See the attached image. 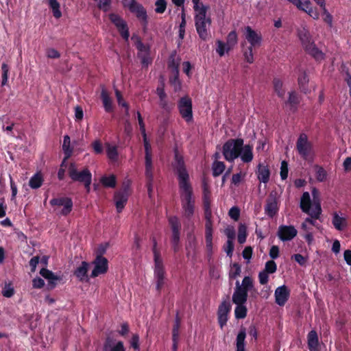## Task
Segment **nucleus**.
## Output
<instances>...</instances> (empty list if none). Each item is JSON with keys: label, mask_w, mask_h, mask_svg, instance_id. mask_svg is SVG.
Listing matches in <instances>:
<instances>
[{"label": "nucleus", "mask_w": 351, "mask_h": 351, "mask_svg": "<svg viewBox=\"0 0 351 351\" xmlns=\"http://www.w3.org/2000/svg\"><path fill=\"white\" fill-rule=\"evenodd\" d=\"M49 204L51 206H63L60 214L63 216L68 215L73 208V201L68 197H55L50 200Z\"/></svg>", "instance_id": "9b49d317"}, {"label": "nucleus", "mask_w": 351, "mask_h": 351, "mask_svg": "<svg viewBox=\"0 0 351 351\" xmlns=\"http://www.w3.org/2000/svg\"><path fill=\"white\" fill-rule=\"evenodd\" d=\"M68 174L72 181L80 183H83L90 178H92V174L88 168H84L82 171H79L75 163L73 162L69 166Z\"/></svg>", "instance_id": "9d476101"}, {"label": "nucleus", "mask_w": 351, "mask_h": 351, "mask_svg": "<svg viewBox=\"0 0 351 351\" xmlns=\"http://www.w3.org/2000/svg\"><path fill=\"white\" fill-rule=\"evenodd\" d=\"M109 20L116 27L122 38L128 42L130 37L129 27L127 22L119 14L110 13L108 15Z\"/></svg>", "instance_id": "0eeeda50"}, {"label": "nucleus", "mask_w": 351, "mask_h": 351, "mask_svg": "<svg viewBox=\"0 0 351 351\" xmlns=\"http://www.w3.org/2000/svg\"><path fill=\"white\" fill-rule=\"evenodd\" d=\"M172 167L178 176L183 216L191 219L195 213V197L184 158L176 152Z\"/></svg>", "instance_id": "f257e3e1"}, {"label": "nucleus", "mask_w": 351, "mask_h": 351, "mask_svg": "<svg viewBox=\"0 0 351 351\" xmlns=\"http://www.w3.org/2000/svg\"><path fill=\"white\" fill-rule=\"evenodd\" d=\"M226 165L223 162L215 160L213 162L212 165L213 176L214 177H218L225 170Z\"/></svg>", "instance_id": "a19ab883"}, {"label": "nucleus", "mask_w": 351, "mask_h": 351, "mask_svg": "<svg viewBox=\"0 0 351 351\" xmlns=\"http://www.w3.org/2000/svg\"><path fill=\"white\" fill-rule=\"evenodd\" d=\"M192 2L193 3L195 14L200 12L202 9H204L205 11H208L209 9V6L204 5L203 3L200 1V0H192Z\"/></svg>", "instance_id": "13d9d810"}, {"label": "nucleus", "mask_w": 351, "mask_h": 351, "mask_svg": "<svg viewBox=\"0 0 351 351\" xmlns=\"http://www.w3.org/2000/svg\"><path fill=\"white\" fill-rule=\"evenodd\" d=\"M213 232L205 231L206 247L209 256H211L213 254Z\"/></svg>", "instance_id": "49530a36"}, {"label": "nucleus", "mask_w": 351, "mask_h": 351, "mask_svg": "<svg viewBox=\"0 0 351 351\" xmlns=\"http://www.w3.org/2000/svg\"><path fill=\"white\" fill-rule=\"evenodd\" d=\"M322 11V19L323 21L328 24V25L331 27L332 26V16L329 13L328 10L326 8V2L324 3V5H319Z\"/></svg>", "instance_id": "c03bdc74"}, {"label": "nucleus", "mask_w": 351, "mask_h": 351, "mask_svg": "<svg viewBox=\"0 0 351 351\" xmlns=\"http://www.w3.org/2000/svg\"><path fill=\"white\" fill-rule=\"evenodd\" d=\"M168 222L172 231L171 237H180L181 223L178 217H169Z\"/></svg>", "instance_id": "b1692460"}, {"label": "nucleus", "mask_w": 351, "mask_h": 351, "mask_svg": "<svg viewBox=\"0 0 351 351\" xmlns=\"http://www.w3.org/2000/svg\"><path fill=\"white\" fill-rule=\"evenodd\" d=\"M216 44L217 45L216 48L217 53L221 57L224 56L225 52H227V45L221 40H217Z\"/></svg>", "instance_id": "bf43d9fd"}, {"label": "nucleus", "mask_w": 351, "mask_h": 351, "mask_svg": "<svg viewBox=\"0 0 351 351\" xmlns=\"http://www.w3.org/2000/svg\"><path fill=\"white\" fill-rule=\"evenodd\" d=\"M176 51H173L168 60L167 66L168 69L170 70L171 72L179 71V66H180V58H176Z\"/></svg>", "instance_id": "72a5a7b5"}, {"label": "nucleus", "mask_w": 351, "mask_h": 351, "mask_svg": "<svg viewBox=\"0 0 351 351\" xmlns=\"http://www.w3.org/2000/svg\"><path fill=\"white\" fill-rule=\"evenodd\" d=\"M89 269V263L86 261H82L81 265L77 267L73 271V275L80 282L88 281V271Z\"/></svg>", "instance_id": "aec40b11"}, {"label": "nucleus", "mask_w": 351, "mask_h": 351, "mask_svg": "<svg viewBox=\"0 0 351 351\" xmlns=\"http://www.w3.org/2000/svg\"><path fill=\"white\" fill-rule=\"evenodd\" d=\"M316 178L319 182H323L326 178V171L322 167H318L316 171Z\"/></svg>", "instance_id": "774afa93"}, {"label": "nucleus", "mask_w": 351, "mask_h": 351, "mask_svg": "<svg viewBox=\"0 0 351 351\" xmlns=\"http://www.w3.org/2000/svg\"><path fill=\"white\" fill-rule=\"evenodd\" d=\"M129 195V193H123L122 192L116 191L114 193V200L117 213H120L122 212L128 202Z\"/></svg>", "instance_id": "412c9836"}, {"label": "nucleus", "mask_w": 351, "mask_h": 351, "mask_svg": "<svg viewBox=\"0 0 351 351\" xmlns=\"http://www.w3.org/2000/svg\"><path fill=\"white\" fill-rule=\"evenodd\" d=\"M207 12L202 9L200 12L195 14V26L199 37L203 40H207L210 37V27L212 20L210 16H207Z\"/></svg>", "instance_id": "f03ea898"}, {"label": "nucleus", "mask_w": 351, "mask_h": 351, "mask_svg": "<svg viewBox=\"0 0 351 351\" xmlns=\"http://www.w3.org/2000/svg\"><path fill=\"white\" fill-rule=\"evenodd\" d=\"M142 136H143V139L145 156H152V147H151L149 141L147 138V134L143 135Z\"/></svg>", "instance_id": "680f3d73"}, {"label": "nucleus", "mask_w": 351, "mask_h": 351, "mask_svg": "<svg viewBox=\"0 0 351 351\" xmlns=\"http://www.w3.org/2000/svg\"><path fill=\"white\" fill-rule=\"evenodd\" d=\"M94 265V269H93L90 278H95L101 274H104L108 271V261L106 258H100L99 256H95V258L93 261Z\"/></svg>", "instance_id": "f8f14e48"}, {"label": "nucleus", "mask_w": 351, "mask_h": 351, "mask_svg": "<svg viewBox=\"0 0 351 351\" xmlns=\"http://www.w3.org/2000/svg\"><path fill=\"white\" fill-rule=\"evenodd\" d=\"M240 287L239 281L236 282V287L232 295V302L237 305V307H245L243 304L247 298V292Z\"/></svg>", "instance_id": "4468645a"}, {"label": "nucleus", "mask_w": 351, "mask_h": 351, "mask_svg": "<svg viewBox=\"0 0 351 351\" xmlns=\"http://www.w3.org/2000/svg\"><path fill=\"white\" fill-rule=\"evenodd\" d=\"M40 274L47 280V289L49 290L53 289L57 285V282L61 280L60 276L55 275L53 272L46 268H42L40 271Z\"/></svg>", "instance_id": "f3484780"}, {"label": "nucleus", "mask_w": 351, "mask_h": 351, "mask_svg": "<svg viewBox=\"0 0 351 351\" xmlns=\"http://www.w3.org/2000/svg\"><path fill=\"white\" fill-rule=\"evenodd\" d=\"M169 83L173 87L175 92H178L182 88V83L179 79V71L171 72Z\"/></svg>", "instance_id": "7c9ffc66"}, {"label": "nucleus", "mask_w": 351, "mask_h": 351, "mask_svg": "<svg viewBox=\"0 0 351 351\" xmlns=\"http://www.w3.org/2000/svg\"><path fill=\"white\" fill-rule=\"evenodd\" d=\"M288 171H288V163L285 160H283L281 162L280 172V178L282 180H285L287 178Z\"/></svg>", "instance_id": "e2e57ef3"}, {"label": "nucleus", "mask_w": 351, "mask_h": 351, "mask_svg": "<svg viewBox=\"0 0 351 351\" xmlns=\"http://www.w3.org/2000/svg\"><path fill=\"white\" fill-rule=\"evenodd\" d=\"M231 308H219L217 315H218V322L221 327H223L226 325L228 322V315L230 313Z\"/></svg>", "instance_id": "4c0bfd02"}, {"label": "nucleus", "mask_w": 351, "mask_h": 351, "mask_svg": "<svg viewBox=\"0 0 351 351\" xmlns=\"http://www.w3.org/2000/svg\"><path fill=\"white\" fill-rule=\"evenodd\" d=\"M246 337L245 330L242 328L239 332L236 339V351H245V339Z\"/></svg>", "instance_id": "f704fd0d"}, {"label": "nucleus", "mask_w": 351, "mask_h": 351, "mask_svg": "<svg viewBox=\"0 0 351 351\" xmlns=\"http://www.w3.org/2000/svg\"><path fill=\"white\" fill-rule=\"evenodd\" d=\"M100 97L105 111L108 113L112 112L114 111L112 99L110 97L108 92L105 88L101 90Z\"/></svg>", "instance_id": "4be33fe9"}, {"label": "nucleus", "mask_w": 351, "mask_h": 351, "mask_svg": "<svg viewBox=\"0 0 351 351\" xmlns=\"http://www.w3.org/2000/svg\"><path fill=\"white\" fill-rule=\"evenodd\" d=\"M254 47L249 46L243 51L245 60L251 64L254 62L253 48Z\"/></svg>", "instance_id": "3c124183"}, {"label": "nucleus", "mask_w": 351, "mask_h": 351, "mask_svg": "<svg viewBox=\"0 0 351 351\" xmlns=\"http://www.w3.org/2000/svg\"><path fill=\"white\" fill-rule=\"evenodd\" d=\"M14 293V288L10 284H5L2 290V295L6 298H10Z\"/></svg>", "instance_id": "0e129e2a"}, {"label": "nucleus", "mask_w": 351, "mask_h": 351, "mask_svg": "<svg viewBox=\"0 0 351 351\" xmlns=\"http://www.w3.org/2000/svg\"><path fill=\"white\" fill-rule=\"evenodd\" d=\"M241 272V266L239 263H234L232 265L231 269L229 272V278L230 279H235Z\"/></svg>", "instance_id": "8fccbe9b"}, {"label": "nucleus", "mask_w": 351, "mask_h": 351, "mask_svg": "<svg viewBox=\"0 0 351 351\" xmlns=\"http://www.w3.org/2000/svg\"><path fill=\"white\" fill-rule=\"evenodd\" d=\"M165 274L166 272L164 265L154 266V276L156 280V289L158 293H160L165 285Z\"/></svg>", "instance_id": "ddd939ff"}, {"label": "nucleus", "mask_w": 351, "mask_h": 351, "mask_svg": "<svg viewBox=\"0 0 351 351\" xmlns=\"http://www.w3.org/2000/svg\"><path fill=\"white\" fill-rule=\"evenodd\" d=\"M332 223L339 231L343 230L347 226V220L345 217H340L337 212L332 214Z\"/></svg>", "instance_id": "c756f323"}, {"label": "nucleus", "mask_w": 351, "mask_h": 351, "mask_svg": "<svg viewBox=\"0 0 351 351\" xmlns=\"http://www.w3.org/2000/svg\"><path fill=\"white\" fill-rule=\"evenodd\" d=\"M234 248V241L227 240L226 243L223 245V249L229 257H232Z\"/></svg>", "instance_id": "5fc2aeb1"}, {"label": "nucleus", "mask_w": 351, "mask_h": 351, "mask_svg": "<svg viewBox=\"0 0 351 351\" xmlns=\"http://www.w3.org/2000/svg\"><path fill=\"white\" fill-rule=\"evenodd\" d=\"M278 207L277 201L275 198L268 199L265 206V212L266 215L273 218L278 213Z\"/></svg>", "instance_id": "393cba45"}, {"label": "nucleus", "mask_w": 351, "mask_h": 351, "mask_svg": "<svg viewBox=\"0 0 351 351\" xmlns=\"http://www.w3.org/2000/svg\"><path fill=\"white\" fill-rule=\"evenodd\" d=\"M228 215L233 220L238 221L240 217V209L237 206H233L230 209Z\"/></svg>", "instance_id": "69168bd1"}, {"label": "nucleus", "mask_w": 351, "mask_h": 351, "mask_svg": "<svg viewBox=\"0 0 351 351\" xmlns=\"http://www.w3.org/2000/svg\"><path fill=\"white\" fill-rule=\"evenodd\" d=\"M237 43V34L235 31H231L227 36V52L230 51Z\"/></svg>", "instance_id": "a18cd8bd"}, {"label": "nucleus", "mask_w": 351, "mask_h": 351, "mask_svg": "<svg viewBox=\"0 0 351 351\" xmlns=\"http://www.w3.org/2000/svg\"><path fill=\"white\" fill-rule=\"evenodd\" d=\"M182 318L180 316V312L176 311L175 322L172 329V339L179 338L180 337V327L181 324Z\"/></svg>", "instance_id": "79ce46f5"}, {"label": "nucleus", "mask_w": 351, "mask_h": 351, "mask_svg": "<svg viewBox=\"0 0 351 351\" xmlns=\"http://www.w3.org/2000/svg\"><path fill=\"white\" fill-rule=\"evenodd\" d=\"M297 35L302 43L303 48L309 46L314 43L312 36L306 26L302 27L297 29Z\"/></svg>", "instance_id": "6ab92c4d"}, {"label": "nucleus", "mask_w": 351, "mask_h": 351, "mask_svg": "<svg viewBox=\"0 0 351 351\" xmlns=\"http://www.w3.org/2000/svg\"><path fill=\"white\" fill-rule=\"evenodd\" d=\"M128 0H123V4L124 7H128L132 13L136 14V16L139 19L144 27H146L147 21V11L145 8L140 3H137L135 0H131L128 3Z\"/></svg>", "instance_id": "423d86ee"}, {"label": "nucleus", "mask_w": 351, "mask_h": 351, "mask_svg": "<svg viewBox=\"0 0 351 351\" xmlns=\"http://www.w3.org/2000/svg\"><path fill=\"white\" fill-rule=\"evenodd\" d=\"M298 231L293 226L282 225L279 227L278 236L283 241H290L297 235Z\"/></svg>", "instance_id": "dca6fc26"}, {"label": "nucleus", "mask_w": 351, "mask_h": 351, "mask_svg": "<svg viewBox=\"0 0 351 351\" xmlns=\"http://www.w3.org/2000/svg\"><path fill=\"white\" fill-rule=\"evenodd\" d=\"M47 1L50 8L52 10L53 16L56 19H60L62 16L60 3L57 0H47Z\"/></svg>", "instance_id": "37998d69"}, {"label": "nucleus", "mask_w": 351, "mask_h": 351, "mask_svg": "<svg viewBox=\"0 0 351 351\" xmlns=\"http://www.w3.org/2000/svg\"><path fill=\"white\" fill-rule=\"evenodd\" d=\"M274 89L277 95L280 98H284L285 95V90L283 88V83L278 78H274L273 80Z\"/></svg>", "instance_id": "ea45409f"}, {"label": "nucleus", "mask_w": 351, "mask_h": 351, "mask_svg": "<svg viewBox=\"0 0 351 351\" xmlns=\"http://www.w3.org/2000/svg\"><path fill=\"white\" fill-rule=\"evenodd\" d=\"M304 49L308 54L317 61H321L325 58V54L316 47L315 42Z\"/></svg>", "instance_id": "5701e85b"}, {"label": "nucleus", "mask_w": 351, "mask_h": 351, "mask_svg": "<svg viewBox=\"0 0 351 351\" xmlns=\"http://www.w3.org/2000/svg\"><path fill=\"white\" fill-rule=\"evenodd\" d=\"M155 12L158 14H162L167 8V2L165 0H157L155 2Z\"/></svg>", "instance_id": "864d4df0"}, {"label": "nucleus", "mask_w": 351, "mask_h": 351, "mask_svg": "<svg viewBox=\"0 0 351 351\" xmlns=\"http://www.w3.org/2000/svg\"><path fill=\"white\" fill-rule=\"evenodd\" d=\"M10 68L9 66L3 62L1 64V71H2V80H1V86H4L8 84V74H9Z\"/></svg>", "instance_id": "09e8293b"}, {"label": "nucleus", "mask_w": 351, "mask_h": 351, "mask_svg": "<svg viewBox=\"0 0 351 351\" xmlns=\"http://www.w3.org/2000/svg\"><path fill=\"white\" fill-rule=\"evenodd\" d=\"M132 39H135L134 45L138 50L137 57L144 68H147L152 63V58L150 56V47L145 45L139 36H133Z\"/></svg>", "instance_id": "20e7f679"}, {"label": "nucleus", "mask_w": 351, "mask_h": 351, "mask_svg": "<svg viewBox=\"0 0 351 351\" xmlns=\"http://www.w3.org/2000/svg\"><path fill=\"white\" fill-rule=\"evenodd\" d=\"M300 103V99L295 91L289 93V98L285 101V104L289 105L290 110L295 112L298 110V106Z\"/></svg>", "instance_id": "c85d7f7f"}, {"label": "nucleus", "mask_w": 351, "mask_h": 351, "mask_svg": "<svg viewBox=\"0 0 351 351\" xmlns=\"http://www.w3.org/2000/svg\"><path fill=\"white\" fill-rule=\"evenodd\" d=\"M44 182L43 177L40 172L36 173L29 181V186L32 189H37L40 188Z\"/></svg>", "instance_id": "473e14b6"}, {"label": "nucleus", "mask_w": 351, "mask_h": 351, "mask_svg": "<svg viewBox=\"0 0 351 351\" xmlns=\"http://www.w3.org/2000/svg\"><path fill=\"white\" fill-rule=\"evenodd\" d=\"M240 287L241 289L243 288V290H246L247 292L250 291L253 287L252 278L250 276H245L242 280L241 285H240Z\"/></svg>", "instance_id": "6e6d98bb"}, {"label": "nucleus", "mask_w": 351, "mask_h": 351, "mask_svg": "<svg viewBox=\"0 0 351 351\" xmlns=\"http://www.w3.org/2000/svg\"><path fill=\"white\" fill-rule=\"evenodd\" d=\"M257 176L260 182L265 184L267 183L269 180L270 171L267 165L259 164L257 170Z\"/></svg>", "instance_id": "a878e982"}, {"label": "nucleus", "mask_w": 351, "mask_h": 351, "mask_svg": "<svg viewBox=\"0 0 351 351\" xmlns=\"http://www.w3.org/2000/svg\"><path fill=\"white\" fill-rule=\"evenodd\" d=\"M108 247V243L100 244L96 250V256L104 258V254L106 253Z\"/></svg>", "instance_id": "338daca9"}, {"label": "nucleus", "mask_w": 351, "mask_h": 351, "mask_svg": "<svg viewBox=\"0 0 351 351\" xmlns=\"http://www.w3.org/2000/svg\"><path fill=\"white\" fill-rule=\"evenodd\" d=\"M277 270V265L276 263L273 261H268L265 264V271L267 272L268 274H274Z\"/></svg>", "instance_id": "052dcab7"}, {"label": "nucleus", "mask_w": 351, "mask_h": 351, "mask_svg": "<svg viewBox=\"0 0 351 351\" xmlns=\"http://www.w3.org/2000/svg\"><path fill=\"white\" fill-rule=\"evenodd\" d=\"M178 108L181 117L186 122L189 123L193 121L192 100L189 97H181L178 101Z\"/></svg>", "instance_id": "6e6552de"}, {"label": "nucleus", "mask_w": 351, "mask_h": 351, "mask_svg": "<svg viewBox=\"0 0 351 351\" xmlns=\"http://www.w3.org/2000/svg\"><path fill=\"white\" fill-rule=\"evenodd\" d=\"M106 154L108 157L113 160L116 161L118 158V151H117V147L116 145H110V144L107 145V150Z\"/></svg>", "instance_id": "de8ad7c7"}, {"label": "nucleus", "mask_w": 351, "mask_h": 351, "mask_svg": "<svg viewBox=\"0 0 351 351\" xmlns=\"http://www.w3.org/2000/svg\"><path fill=\"white\" fill-rule=\"evenodd\" d=\"M245 37L252 47H258L262 41V36L260 33L256 32L250 26L245 27Z\"/></svg>", "instance_id": "2eb2a0df"}, {"label": "nucleus", "mask_w": 351, "mask_h": 351, "mask_svg": "<svg viewBox=\"0 0 351 351\" xmlns=\"http://www.w3.org/2000/svg\"><path fill=\"white\" fill-rule=\"evenodd\" d=\"M308 348L310 351H317L319 346V339L317 332L311 330L307 335Z\"/></svg>", "instance_id": "bb28decb"}, {"label": "nucleus", "mask_w": 351, "mask_h": 351, "mask_svg": "<svg viewBox=\"0 0 351 351\" xmlns=\"http://www.w3.org/2000/svg\"><path fill=\"white\" fill-rule=\"evenodd\" d=\"M311 199L308 192H304L300 199V207L302 212L308 214L310 217L317 219L322 213L320 203L314 202V208L311 209Z\"/></svg>", "instance_id": "39448f33"}, {"label": "nucleus", "mask_w": 351, "mask_h": 351, "mask_svg": "<svg viewBox=\"0 0 351 351\" xmlns=\"http://www.w3.org/2000/svg\"><path fill=\"white\" fill-rule=\"evenodd\" d=\"M247 237L246 227L241 224L239 226L238 242L242 244L245 242Z\"/></svg>", "instance_id": "603ef678"}, {"label": "nucleus", "mask_w": 351, "mask_h": 351, "mask_svg": "<svg viewBox=\"0 0 351 351\" xmlns=\"http://www.w3.org/2000/svg\"><path fill=\"white\" fill-rule=\"evenodd\" d=\"M296 149L300 156L306 160L313 150V145L308 141L306 134H301L296 142Z\"/></svg>", "instance_id": "1a4fd4ad"}, {"label": "nucleus", "mask_w": 351, "mask_h": 351, "mask_svg": "<svg viewBox=\"0 0 351 351\" xmlns=\"http://www.w3.org/2000/svg\"><path fill=\"white\" fill-rule=\"evenodd\" d=\"M298 82L300 90L304 93H307L308 90L307 84L309 82V78L305 71H303L299 75Z\"/></svg>", "instance_id": "e433bc0d"}, {"label": "nucleus", "mask_w": 351, "mask_h": 351, "mask_svg": "<svg viewBox=\"0 0 351 351\" xmlns=\"http://www.w3.org/2000/svg\"><path fill=\"white\" fill-rule=\"evenodd\" d=\"M62 150L65 155V159H69L72 155L73 148L71 147V139L68 135L64 136Z\"/></svg>", "instance_id": "58836bf2"}, {"label": "nucleus", "mask_w": 351, "mask_h": 351, "mask_svg": "<svg viewBox=\"0 0 351 351\" xmlns=\"http://www.w3.org/2000/svg\"><path fill=\"white\" fill-rule=\"evenodd\" d=\"M100 182L104 187L114 189L117 185V178L113 174L109 176H104L101 178Z\"/></svg>", "instance_id": "c9c22d12"}, {"label": "nucleus", "mask_w": 351, "mask_h": 351, "mask_svg": "<svg viewBox=\"0 0 351 351\" xmlns=\"http://www.w3.org/2000/svg\"><path fill=\"white\" fill-rule=\"evenodd\" d=\"M145 178L152 180L154 177V165L152 156H145Z\"/></svg>", "instance_id": "2f4dec72"}, {"label": "nucleus", "mask_w": 351, "mask_h": 351, "mask_svg": "<svg viewBox=\"0 0 351 351\" xmlns=\"http://www.w3.org/2000/svg\"><path fill=\"white\" fill-rule=\"evenodd\" d=\"M253 146L251 145H243L242 146V151L241 152V160L245 163L250 162L253 160Z\"/></svg>", "instance_id": "cd10ccee"}, {"label": "nucleus", "mask_w": 351, "mask_h": 351, "mask_svg": "<svg viewBox=\"0 0 351 351\" xmlns=\"http://www.w3.org/2000/svg\"><path fill=\"white\" fill-rule=\"evenodd\" d=\"M152 252L154 254V266L163 265L162 259L160 256V251L158 250L157 247H152Z\"/></svg>", "instance_id": "4d7b16f0"}, {"label": "nucleus", "mask_w": 351, "mask_h": 351, "mask_svg": "<svg viewBox=\"0 0 351 351\" xmlns=\"http://www.w3.org/2000/svg\"><path fill=\"white\" fill-rule=\"evenodd\" d=\"M243 139L241 138H230L222 147V154L226 160L232 162L238 158L242 151Z\"/></svg>", "instance_id": "7ed1b4c3"}, {"label": "nucleus", "mask_w": 351, "mask_h": 351, "mask_svg": "<svg viewBox=\"0 0 351 351\" xmlns=\"http://www.w3.org/2000/svg\"><path fill=\"white\" fill-rule=\"evenodd\" d=\"M290 295V291L285 285L278 287L275 291L276 302L280 306L285 304Z\"/></svg>", "instance_id": "a211bd4d"}]
</instances>
